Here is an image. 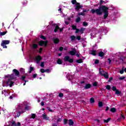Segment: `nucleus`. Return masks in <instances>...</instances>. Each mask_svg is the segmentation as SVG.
<instances>
[{"label": "nucleus", "mask_w": 126, "mask_h": 126, "mask_svg": "<svg viewBox=\"0 0 126 126\" xmlns=\"http://www.w3.org/2000/svg\"><path fill=\"white\" fill-rule=\"evenodd\" d=\"M98 107H103V102L102 101L98 102Z\"/></svg>", "instance_id": "obj_34"}, {"label": "nucleus", "mask_w": 126, "mask_h": 126, "mask_svg": "<svg viewBox=\"0 0 126 126\" xmlns=\"http://www.w3.org/2000/svg\"><path fill=\"white\" fill-rule=\"evenodd\" d=\"M38 47V45L37 44H33L32 45V48L33 49H36V48H37Z\"/></svg>", "instance_id": "obj_37"}, {"label": "nucleus", "mask_w": 126, "mask_h": 126, "mask_svg": "<svg viewBox=\"0 0 126 126\" xmlns=\"http://www.w3.org/2000/svg\"><path fill=\"white\" fill-rule=\"evenodd\" d=\"M23 113H25V111H24V109H22L19 108L18 110H17L16 117L19 118V117H20V115H21V114H23Z\"/></svg>", "instance_id": "obj_7"}, {"label": "nucleus", "mask_w": 126, "mask_h": 126, "mask_svg": "<svg viewBox=\"0 0 126 126\" xmlns=\"http://www.w3.org/2000/svg\"><path fill=\"white\" fill-rule=\"evenodd\" d=\"M72 51H70L68 52V54L70 55V56H75L77 51H76V48H71Z\"/></svg>", "instance_id": "obj_8"}, {"label": "nucleus", "mask_w": 126, "mask_h": 126, "mask_svg": "<svg viewBox=\"0 0 126 126\" xmlns=\"http://www.w3.org/2000/svg\"><path fill=\"white\" fill-rule=\"evenodd\" d=\"M111 120H112V118H108L107 120H104L103 122L105 124H108V123H109L110 121H111Z\"/></svg>", "instance_id": "obj_19"}, {"label": "nucleus", "mask_w": 126, "mask_h": 126, "mask_svg": "<svg viewBox=\"0 0 126 126\" xmlns=\"http://www.w3.org/2000/svg\"><path fill=\"white\" fill-rule=\"evenodd\" d=\"M45 72H48L49 73V72H50V69H45Z\"/></svg>", "instance_id": "obj_63"}, {"label": "nucleus", "mask_w": 126, "mask_h": 126, "mask_svg": "<svg viewBox=\"0 0 126 126\" xmlns=\"http://www.w3.org/2000/svg\"><path fill=\"white\" fill-rule=\"evenodd\" d=\"M5 78H10V75L7 74L5 76Z\"/></svg>", "instance_id": "obj_56"}, {"label": "nucleus", "mask_w": 126, "mask_h": 126, "mask_svg": "<svg viewBox=\"0 0 126 126\" xmlns=\"http://www.w3.org/2000/svg\"><path fill=\"white\" fill-rule=\"evenodd\" d=\"M116 108L113 107V108H112L111 109H110V112H112V113H116Z\"/></svg>", "instance_id": "obj_28"}, {"label": "nucleus", "mask_w": 126, "mask_h": 126, "mask_svg": "<svg viewBox=\"0 0 126 126\" xmlns=\"http://www.w3.org/2000/svg\"><path fill=\"white\" fill-rule=\"evenodd\" d=\"M40 72L42 73H44V72H46L45 69L44 68L40 69Z\"/></svg>", "instance_id": "obj_45"}, {"label": "nucleus", "mask_w": 126, "mask_h": 126, "mask_svg": "<svg viewBox=\"0 0 126 126\" xmlns=\"http://www.w3.org/2000/svg\"><path fill=\"white\" fill-rule=\"evenodd\" d=\"M78 15L80 16V15H83V16H84L85 14L83 13L82 12L79 13Z\"/></svg>", "instance_id": "obj_55"}, {"label": "nucleus", "mask_w": 126, "mask_h": 126, "mask_svg": "<svg viewBox=\"0 0 126 126\" xmlns=\"http://www.w3.org/2000/svg\"><path fill=\"white\" fill-rule=\"evenodd\" d=\"M59 96L60 97V98H62V97H63V94L61 93L59 94Z\"/></svg>", "instance_id": "obj_48"}, {"label": "nucleus", "mask_w": 126, "mask_h": 126, "mask_svg": "<svg viewBox=\"0 0 126 126\" xmlns=\"http://www.w3.org/2000/svg\"><path fill=\"white\" fill-rule=\"evenodd\" d=\"M64 62H68L70 63H73V59H70V57L68 56H65L64 58Z\"/></svg>", "instance_id": "obj_6"}, {"label": "nucleus", "mask_w": 126, "mask_h": 126, "mask_svg": "<svg viewBox=\"0 0 126 126\" xmlns=\"http://www.w3.org/2000/svg\"><path fill=\"white\" fill-rule=\"evenodd\" d=\"M76 39L78 40V41H80V40H81V36H77Z\"/></svg>", "instance_id": "obj_36"}, {"label": "nucleus", "mask_w": 126, "mask_h": 126, "mask_svg": "<svg viewBox=\"0 0 126 126\" xmlns=\"http://www.w3.org/2000/svg\"><path fill=\"white\" fill-rule=\"evenodd\" d=\"M41 60H42V57H41V56L38 55L35 57V61L37 63H40V62L41 61Z\"/></svg>", "instance_id": "obj_10"}, {"label": "nucleus", "mask_w": 126, "mask_h": 126, "mask_svg": "<svg viewBox=\"0 0 126 126\" xmlns=\"http://www.w3.org/2000/svg\"><path fill=\"white\" fill-rule=\"evenodd\" d=\"M33 70H34V67H33L32 66H30V71H29V73H31L32 72V71H33Z\"/></svg>", "instance_id": "obj_26"}, {"label": "nucleus", "mask_w": 126, "mask_h": 126, "mask_svg": "<svg viewBox=\"0 0 126 126\" xmlns=\"http://www.w3.org/2000/svg\"><path fill=\"white\" fill-rule=\"evenodd\" d=\"M75 30H76L75 33H79V32H80V30H79L78 29H76Z\"/></svg>", "instance_id": "obj_59"}, {"label": "nucleus", "mask_w": 126, "mask_h": 126, "mask_svg": "<svg viewBox=\"0 0 126 126\" xmlns=\"http://www.w3.org/2000/svg\"><path fill=\"white\" fill-rule=\"evenodd\" d=\"M81 20V19L79 17H78L76 19V23H78L79 22H80Z\"/></svg>", "instance_id": "obj_29"}, {"label": "nucleus", "mask_w": 126, "mask_h": 126, "mask_svg": "<svg viewBox=\"0 0 126 126\" xmlns=\"http://www.w3.org/2000/svg\"><path fill=\"white\" fill-rule=\"evenodd\" d=\"M91 84H86L84 87V89H89L91 88Z\"/></svg>", "instance_id": "obj_14"}, {"label": "nucleus", "mask_w": 126, "mask_h": 126, "mask_svg": "<svg viewBox=\"0 0 126 126\" xmlns=\"http://www.w3.org/2000/svg\"><path fill=\"white\" fill-rule=\"evenodd\" d=\"M7 33V31H6L5 32H0V36H4V35H5V34H6Z\"/></svg>", "instance_id": "obj_22"}, {"label": "nucleus", "mask_w": 126, "mask_h": 126, "mask_svg": "<svg viewBox=\"0 0 126 126\" xmlns=\"http://www.w3.org/2000/svg\"><path fill=\"white\" fill-rule=\"evenodd\" d=\"M126 79V77L124 76V77H120L119 78V79H120V80H124V79Z\"/></svg>", "instance_id": "obj_47"}, {"label": "nucleus", "mask_w": 126, "mask_h": 126, "mask_svg": "<svg viewBox=\"0 0 126 126\" xmlns=\"http://www.w3.org/2000/svg\"><path fill=\"white\" fill-rule=\"evenodd\" d=\"M68 121V119H65L63 120V124L64 125H66L67 124V122Z\"/></svg>", "instance_id": "obj_32"}, {"label": "nucleus", "mask_w": 126, "mask_h": 126, "mask_svg": "<svg viewBox=\"0 0 126 126\" xmlns=\"http://www.w3.org/2000/svg\"><path fill=\"white\" fill-rule=\"evenodd\" d=\"M104 56H105V53H104L103 51H100L99 53H98V57L102 58L104 57Z\"/></svg>", "instance_id": "obj_16"}, {"label": "nucleus", "mask_w": 126, "mask_h": 126, "mask_svg": "<svg viewBox=\"0 0 126 126\" xmlns=\"http://www.w3.org/2000/svg\"><path fill=\"white\" fill-rule=\"evenodd\" d=\"M77 28H76V26L74 25H73L72 26V29L73 30H76V29H77Z\"/></svg>", "instance_id": "obj_40"}, {"label": "nucleus", "mask_w": 126, "mask_h": 126, "mask_svg": "<svg viewBox=\"0 0 126 126\" xmlns=\"http://www.w3.org/2000/svg\"><path fill=\"white\" fill-rule=\"evenodd\" d=\"M121 118L123 119V120H125L126 119V117H125V116L123 114H121Z\"/></svg>", "instance_id": "obj_58"}, {"label": "nucleus", "mask_w": 126, "mask_h": 126, "mask_svg": "<svg viewBox=\"0 0 126 126\" xmlns=\"http://www.w3.org/2000/svg\"><path fill=\"white\" fill-rule=\"evenodd\" d=\"M59 51H60L61 52H62V51H63V47H60L59 48Z\"/></svg>", "instance_id": "obj_57"}, {"label": "nucleus", "mask_w": 126, "mask_h": 126, "mask_svg": "<svg viewBox=\"0 0 126 126\" xmlns=\"http://www.w3.org/2000/svg\"><path fill=\"white\" fill-rule=\"evenodd\" d=\"M115 94H116V95H120L121 94V92H120V91L116 90V91H115Z\"/></svg>", "instance_id": "obj_33"}, {"label": "nucleus", "mask_w": 126, "mask_h": 126, "mask_svg": "<svg viewBox=\"0 0 126 126\" xmlns=\"http://www.w3.org/2000/svg\"><path fill=\"white\" fill-rule=\"evenodd\" d=\"M20 79H21V80H22L23 81H25V79H26V76H22Z\"/></svg>", "instance_id": "obj_30"}, {"label": "nucleus", "mask_w": 126, "mask_h": 126, "mask_svg": "<svg viewBox=\"0 0 126 126\" xmlns=\"http://www.w3.org/2000/svg\"><path fill=\"white\" fill-rule=\"evenodd\" d=\"M112 90L113 91H116L117 90V87H116L115 86H113L112 87Z\"/></svg>", "instance_id": "obj_49"}, {"label": "nucleus", "mask_w": 126, "mask_h": 126, "mask_svg": "<svg viewBox=\"0 0 126 126\" xmlns=\"http://www.w3.org/2000/svg\"><path fill=\"white\" fill-rule=\"evenodd\" d=\"M57 123H61V122H62V118H58L57 119Z\"/></svg>", "instance_id": "obj_54"}, {"label": "nucleus", "mask_w": 126, "mask_h": 126, "mask_svg": "<svg viewBox=\"0 0 126 126\" xmlns=\"http://www.w3.org/2000/svg\"><path fill=\"white\" fill-rule=\"evenodd\" d=\"M39 46H43L44 45V47H47L48 46V40L44 41V40H40L38 42Z\"/></svg>", "instance_id": "obj_5"}, {"label": "nucleus", "mask_w": 126, "mask_h": 126, "mask_svg": "<svg viewBox=\"0 0 126 126\" xmlns=\"http://www.w3.org/2000/svg\"><path fill=\"white\" fill-rule=\"evenodd\" d=\"M85 31V28H81L80 30V32L81 34H83L84 33V31Z\"/></svg>", "instance_id": "obj_25"}, {"label": "nucleus", "mask_w": 126, "mask_h": 126, "mask_svg": "<svg viewBox=\"0 0 126 126\" xmlns=\"http://www.w3.org/2000/svg\"><path fill=\"white\" fill-rule=\"evenodd\" d=\"M90 102L91 104H94V103H95V99L94 97H91L90 99Z\"/></svg>", "instance_id": "obj_20"}, {"label": "nucleus", "mask_w": 126, "mask_h": 126, "mask_svg": "<svg viewBox=\"0 0 126 126\" xmlns=\"http://www.w3.org/2000/svg\"><path fill=\"white\" fill-rule=\"evenodd\" d=\"M96 50L92 51L91 55H92L93 56H96Z\"/></svg>", "instance_id": "obj_27"}, {"label": "nucleus", "mask_w": 126, "mask_h": 126, "mask_svg": "<svg viewBox=\"0 0 126 126\" xmlns=\"http://www.w3.org/2000/svg\"><path fill=\"white\" fill-rule=\"evenodd\" d=\"M16 126H21V124L20 123V122H18L17 123V125Z\"/></svg>", "instance_id": "obj_64"}, {"label": "nucleus", "mask_w": 126, "mask_h": 126, "mask_svg": "<svg viewBox=\"0 0 126 126\" xmlns=\"http://www.w3.org/2000/svg\"><path fill=\"white\" fill-rule=\"evenodd\" d=\"M43 119L45 121H49V117L46 115V113H44L42 116Z\"/></svg>", "instance_id": "obj_12"}, {"label": "nucleus", "mask_w": 126, "mask_h": 126, "mask_svg": "<svg viewBox=\"0 0 126 126\" xmlns=\"http://www.w3.org/2000/svg\"><path fill=\"white\" fill-rule=\"evenodd\" d=\"M10 78H12V77H14V73H12L11 75H10Z\"/></svg>", "instance_id": "obj_60"}, {"label": "nucleus", "mask_w": 126, "mask_h": 126, "mask_svg": "<svg viewBox=\"0 0 126 126\" xmlns=\"http://www.w3.org/2000/svg\"><path fill=\"white\" fill-rule=\"evenodd\" d=\"M70 38L71 39V41H75L76 37H75L74 35H71Z\"/></svg>", "instance_id": "obj_24"}, {"label": "nucleus", "mask_w": 126, "mask_h": 126, "mask_svg": "<svg viewBox=\"0 0 126 126\" xmlns=\"http://www.w3.org/2000/svg\"><path fill=\"white\" fill-rule=\"evenodd\" d=\"M36 118V114H32V119H35Z\"/></svg>", "instance_id": "obj_44"}, {"label": "nucleus", "mask_w": 126, "mask_h": 126, "mask_svg": "<svg viewBox=\"0 0 126 126\" xmlns=\"http://www.w3.org/2000/svg\"><path fill=\"white\" fill-rule=\"evenodd\" d=\"M76 63H82L83 60H82V59H79L76 61Z\"/></svg>", "instance_id": "obj_23"}, {"label": "nucleus", "mask_w": 126, "mask_h": 126, "mask_svg": "<svg viewBox=\"0 0 126 126\" xmlns=\"http://www.w3.org/2000/svg\"><path fill=\"white\" fill-rule=\"evenodd\" d=\"M37 75H38L37 73L33 74L32 75L33 78H36V77H37Z\"/></svg>", "instance_id": "obj_50"}, {"label": "nucleus", "mask_w": 126, "mask_h": 126, "mask_svg": "<svg viewBox=\"0 0 126 126\" xmlns=\"http://www.w3.org/2000/svg\"><path fill=\"white\" fill-rule=\"evenodd\" d=\"M100 63V61L98 59L95 60L94 61L95 64H98V63Z\"/></svg>", "instance_id": "obj_38"}, {"label": "nucleus", "mask_w": 126, "mask_h": 126, "mask_svg": "<svg viewBox=\"0 0 126 126\" xmlns=\"http://www.w3.org/2000/svg\"><path fill=\"white\" fill-rule=\"evenodd\" d=\"M20 72H22L23 74H24V73H25V69L23 68H21L20 69Z\"/></svg>", "instance_id": "obj_31"}, {"label": "nucleus", "mask_w": 126, "mask_h": 126, "mask_svg": "<svg viewBox=\"0 0 126 126\" xmlns=\"http://www.w3.org/2000/svg\"><path fill=\"white\" fill-rule=\"evenodd\" d=\"M71 1L72 4H76L75 7V10H76V11H79V9H82L83 5H80V3L77 2L76 0H72Z\"/></svg>", "instance_id": "obj_2"}, {"label": "nucleus", "mask_w": 126, "mask_h": 126, "mask_svg": "<svg viewBox=\"0 0 126 126\" xmlns=\"http://www.w3.org/2000/svg\"><path fill=\"white\" fill-rule=\"evenodd\" d=\"M13 79H15V78L12 77L11 78H8L6 81L7 85H9L10 87H12L13 86V84H14V82L12 81Z\"/></svg>", "instance_id": "obj_4"}, {"label": "nucleus", "mask_w": 126, "mask_h": 126, "mask_svg": "<svg viewBox=\"0 0 126 126\" xmlns=\"http://www.w3.org/2000/svg\"><path fill=\"white\" fill-rule=\"evenodd\" d=\"M40 39H42V40H46V37L43 35H40Z\"/></svg>", "instance_id": "obj_39"}, {"label": "nucleus", "mask_w": 126, "mask_h": 126, "mask_svg": "<svg viewBox=\"0 0 126 126\" xmlns=\"http://www.w3.org/2000/svg\"><path fill=\"white\" fill-rule=\"evenodd\" d=\"M105 1L103 0H100L99 1V5L100 6L97 9H92L90 11L91 13L92 14H94V13L96 14V15H102L103 13H104L103 18L104 19H106L108 16H109V8L106 5H103V3H104Z\"/></svg>", "instance_id": "obj_1"}, {"label": "nucleus", "mask_w": 126, "mask_h": 126, "mask_svg": "<svg viewBox=\"0 0 126 126\" xmlns=\"http://www.w3.org/2000/svg\"><path fill=\"white\" fill-rule=\"evenodd\" d=\"M44 65H45V62H41L40 64V66H41V67H44Z\"/></svg>", "instance_id": "obj_46"}, {"label": "nucleus", "mask_w": 126, "mask_h": 126, "mask_svg": "<svg viewBox=\"0 0 126 126\" xmlns=\"http://www.w3.org/2000/svg\"><path fill=\"white\" fill-rule=\"evenodd\" d=\"M106 89L107 90H111V86H110L109 85H106Z\"/></svg>", "instance_id": "obj_35"}, {"label": "nucleus", "mask_w": 126, "mask_h": 126, "mask_svg": "<svg viewBox=\"0 0 126 126\" xmlns=\"http://www.w3.org/2000/svg\"><path fill=\"white\" fill-rule=\"evenodd\" d=\"M10 43V41L8 40H2L1 43V46L3 48V49H7V46L6 45H8Z\"/></svg>", "instance_id": "obj_3"}, {"label": "nucleus", "mask_w": 126, "mask_h": 126, "mask_svg": "<svg viewBox=\"0 0 126 126\" xmlns=\"http://www.w3.org/2000/svg\"><path fill=\"white\" fill-rule=\"evenodd\" d=\"M53 41L54 44H59V43H60V39L58 38H53Z\"/></svg>", "instance_id": "obj_11"}, {"label": "nucleus", "mask_w": 126, "mask_h": 126, "mask_svg": "<svg viewBox=\"0 0 126 126\" xmlns=\"http://www.w3.org/2000/svg\"><path fill=\"white\" fill-rule=\"evenodd\" d=\"M42 51H43V48H40L38 53H39V54H41L42 53Z\"/></svg>", "instance_id": "obj_61"}, {"label": "nucleus", "mask_w": 126, "mask_h": 126, "mask_svg": "<svg viewBox=\"0 0 126 126\" xmlns=\"http://www.w3.org/2000/svg\"><path fill=\"white\" fill-rule=\"evenodd\" d=\"M102 76H104L105 79H108V78H109V74H108V72H106V73L103 74Z\"/></svg>", "instance_id": "obj_17"}, {"label": "nucleus", "mask_w": 126, "mask_h": 126, "mask_svg": "<svg viewBox=\"0 0 126 126\" xmlns=\"http://www.w3.org/2000/svg\"><path fill=\"white\" fill-rule=\"evenodd\" d=\"M68 125L69 126H73V125H74V122L72 119L69 120Z\"/></svg>", "instance_id": "obj_15"}, {"label": "nucleus", "mask_w": 126, "mask_h": 126, "mask_svg": "<svg viewBox=\"0 0 126 126\" xmlns=\"http://www.w3.org/2000/svg\"><path fill=\"white\" fill-rule=\"evenodd\" d=\"M25 110H26V111H28L29 110V106H26L25 107Z\"/></svg>", "instance_id": "obj_52"}, {"label": "nucleus", "mask_w": 126, "mask_h": 126, "mask_svg": "<svg viewBox=\"0 0 126 126\" xmlns=\"http://www.w3.org/2000/svg\"><path fill=\"white\" fill-rule=\"evenodd\" d=\"M22 3H23V5H25V4H27V0H24Z\"/></svg>", "instance_id": "obj_42"}, {"label": "nucleus", "mask_w": 126, "mask_h": 126, "mask_svg": "<svg viewBox=\"0 0 126 126\" xmlns=\"http://www.w3.org/2000/svg\"><path fill=\"white\" fill-rule=\"evenodd\" d=\"M13 72L15 74V76L17 77H19L20 76V72L16 69H14L12 70Z\"/></svg>", "instance_id": "obj_9"}, {"label": "nucleus", "mask_w": 126, "mask_h": 126, "mask_svg": "<svg viewBox=\"0 0 126 126\" xmlns=\"http://www.w3.org/2000/svg\"><path fill=\"white\" fill-rule=\"evenodd\" d=\"M107 72L103 70V69L99 68V73L100 75H102L103 76V74H105Z\"/></svg>", "instance_id": "obj_13"}, {"label": "nucleus", "mask_w": 126, "mask_h": 126, "mask_svg": "<svg viewBox=\"0 0 126 126\" xmlns=\"http://www.w3.org/2000/svg\"><path fill=\"white\" fill-rule=\"evenodd\" d=\"M59 30L60 32H63V28H62L61 29L60 28Z\"/></svg>", "instance_id": "obj_62"}, {"label": "nucleus", "mask_w": 126, "mask_h": 126, "mask_svg": "<svg viewBox=\"0 0 126 126\" xmlns=\"http://www.w3.org/2000/svg\"><path fill=\"white\" fill-rule=\"evenodd\" d=\"M60 30V27H59V26L57 25L55 27V28L54 29V32L55 33H57L58 31H59V30Z\"/></svg>", "instance_id": "obj_18"}, {"label": "nucleus", "mask_w": 126, "mask_h": 126, "mask_svg": "<svg viewBox=\"0 0 126 126\" xmlns=\"http://www.w3.org/2000/svg\"><path fill=\"white\" fill-rule=\"evenodd\" d=\"M57 63L58 64H62L63 61H62V59H59L57 60Z\"/></svg>", "instance_id": "obj_21"}, {"label": "nucleus", "mask_w": 126, "mask_h": 126, "mask_svg": "<svg viewBox=\"0 0 126 126\" xmlns=\"http://www.w3.org/2000/svg\"><path fill=\"white\" fill-rule=\"evenodd\" d=\"M119 60H120L123 62L125 60V57L122 56L119 59Z\"/></svg>", "instance_id": "obj_41"}, {"label": "nucleus", "mask_w": 126, "mask_h": 126, "mask_svg": "<svg viewBox=\"0 0 126 126\" xmlns=\"http://www.w3.org/2000/svg\"><path fill=\"white\" fill-rule=\"evenodd\" d=\"M83 25L84 26H88V23H86V22H83Z\"/></svg>", "instance_id": "obj_43"}, {"label": "nucleus", "mask_w": 126, "mask_h": 126, "mask_svg": "<svg viewBox=\"0 0 126 126\" xmlns=\"http://www.w3.org/2000/svg\"><path fill=\"white\" fill-rule=\"evenodd\" d=\"M12 126H16V123H15V121H12Z\"/></svg>", "instance_id": "obj_53"}, {"label": "nucleus", "mask_w": 126, "mask_h": 126, "mask_svg": "<svg viewBox=\"0 0 126 126\" xmlns=\"http://www.w3.org/2000/svg\"><path fill=\"white\" fill-rule=\"evenodd\" d=\"M98 84V82H95L93 83V86L96 87Z\"/></svg>", "instance_id": "obj_51"}]
</instances>
